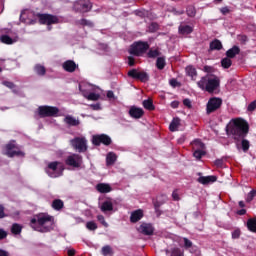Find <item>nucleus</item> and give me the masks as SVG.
Here are the masks:
<instances>
[{
  "mask_svg": "<svg viewBox=\"0 0 256 256\" xmlns=\"http://www.w3.org/2000/svg\"><path fill=\"white\" fill-rule=\"evenodd\" d=\"M143 107H144V109H147L148 111H155V105H153V100H151V99L144 100Z\"/></svg>",
  "mask_w": 256,
  "mask_h": 256,
  "instance_id": "obj_35",
  "label": "nucleus"
},
{
  "mask_svg": "<svg viewBox=\"0 0 256 256\" xmlns=\"http://www.w3.org/2000/svg\"><path fill=\"white\" fill-rule=\"evenodd\" d=\"M227 135H232L235 141H241L249 135V123L243 118H236L226 127Z\"/></svg>",
  "mask_w": 256,
  "mask_h": 256,
  "instance_id": "obj_1",
  "label": "nucleus"
},
{
  "mask_svg": "<svg viewBox=\"0 0 256 256\" xmlns=\"http://www.w3.org/2000/svg\"><path fill=\"white\" fill-rule=\"evenodd\" d=\"M179 125H181V119L180 118H173L169 125V130L172 132L178 131Z\"/></svg>",
  "mask_w": 256,
  "mask_h": 256,
  "instance_id": "obj_27",
  "label": "nucleus"
},
{
  "mask_svg": "<svg viewBox=\"0 0 256 256\" xmlns=\"http://www.w3.org/2000/svg\"><path fill=\"white\" fill-rule=\"evenodd\" d=\"M221 65L223 67V69H229V67H231L233 65V61L231 60V58L229 57H225L221 60Z\"/></svg>",
  "mask_w": 256,
  "mask_h": 256,
  "instance_id": "obj_38",
  "label": "nucleus"
},
{
  "mask_svg": "<svg viewBox=\"0 0 256 256\" xmlns=\"http://www.w3.org/2000/svg\"><path fill=\"white\" fill-rule=\"evenodd\" d=\"M71 145L74 149H77L79 153H85V151H87V140H85V138L76 137L71 140Z\"/></svg>",
  "mask_w": 256,
  "mask_h": 256,
  "instance_id": "obj_11",
  "label": "nucleus"
},
{
  "mask_svg": "<svg viewBox=\"0 0 256 256\" xmlns=\"http://www.w3.org/2000/svg\"><path fill=\"white\" fill-rule=\"evenodd\" d=\"M186 13L188 17H195V15H197V10H195V6L190 5V6H187Z\"/></svg>",
  "mask_w": 256,
  "mask_h": 256,
  "instance_id": "obj_42",
  "label": "nucleus"
},
{
  "mask_svg": "<svg viewBox=\"0 0 256 256\" xmlns=\"http://www.w3.org/2000/svg\"><path fill=\"white\" fill-rule=\"evenodd\" d=\"M102 213H107L108 211H113V202L106 200L102 203L100 207Z\"/></svg>",
  "mask_w": 256,
  "mask_h": 256,
  "instance_id": "obj_26",
  "label": "nucleus"
},
{
  "mask_svg": "<svg viewBox=\"0 0 256 256\" xmlns=\"http://www.w3.org/2000/svg\"><path fill=\"white\" fill-rule=\"evenodd\" d=\"M65 207V204L63 203V200L61 199H55L52 202V208H54L55 211H61Z\"/></svg>",
  "mask_w": 256,
  "mask_h": 256,
  "instance_id": "obj_31",
  "label": "nucleus"
},
{
  "mask_svg": "<svg viewBox=\"0 0 256 256\" xmlns=\"http://www.w3.org/2000/svg\"><path fill=\"white\" fill-rule=\"evenodd\" d=\"M241 237V230L236 229L232 232V239H239Z\"/></svg>",
  "mask_w": 256,
  "mask_h": 256,
  "instance_id": "obj_54",
  "label": "nucleus"
},
{
  "mask_svg": "<svg viewBox=\"0 0 256 256\" xmlns=\"http://www.w3.org/2000/svg\"><path fill=\"white\" fill-rule=\"evenodd\" d=\"M166 65H167V62L165 61V56L157 58L156 67H157V69H159V71H163V69H165Z\"/></svg>",
  "mask_w": 256,
  "mask_h": 256,
  "instance_id": "obj_32",
  "label": "nucleus"
},
{
  "mask_svg": "<svg viewBox=\"0 0 256 256\" xmlns=\"http://www.w3.org/2000/svg\"><path fill=\"white\" fill-rule=\"evenodd\" d=\"M129 115L133 119H141V117L145 115V111H143V108H137L135 106H132L129 110Z\"/></svg>",
  "mask_w": 256,
  "mask_h": 256,
  "instance_id": "obj_16",
  "label": "nucleus"
},
{
  "mask_svg": "<svg viewBox=\"0 0 256 256\" xmlns=\"http://www.w3.org/2000/svg\"><path fill=\"white\" fill-rule=\"evenodd\" d=\"M4 217H7V215H5V206L0 204V219H4Z\"/></svg>",
  "mask_w": 256,
  "mask_h": 256,
  "instance_id": "obj_59",
  "label": "nucleus"
},
{
  "mask_svg": "<svg viewBox=\"0 0 256 256\" xmlns=\"http://www.w3.org/2000/svg\"><path fill=\"white\" fill-rule=\"evenodd\" d=\"M172 198H173V201H179L181 198L179 197V194L177 193V190H174L172 192Z\"/></svg>",
  "mask_w": 256,
  "mask_h": 256,
  "instance_id": "obj_61",
  "label": "nucleus"
},
{
  "mask_svg": "<svg viewBox=\"0 0 256 256\" xmlns=\"http://www.w3.org/2000/svg\"><path fill=\"white\" fill-rule=\"evenodd\" d=\"M64 123H66L68 127H79V125H81V121L71 115L65 116Z\"/></svg>",
  "mask_w": 256,
  "mask_h": 256,
  "instance_id": "obj_19",
  "label": "nucleus"
},
{
  "mask_svg": "<svg viewBox=\"0 0 256 256\" xmlns=\"http://www.w3.org/2000/svg\"><path fill=\"white\" fill-rule=\"evenodd\" d=\"M93 8L90 0H78L74 2L73 10L75 13H89Z\"/></svg>",
  "mask_w": 256,
  "mask_h": 256,
  "instance_id": "obj_4",
  "label": "nucleus"
},
{
  "mask_svg": "<svg viewBox=\"0 0 256 256\" xmlns=\"http://www.w3.org/2000/svg\"><path fill=\"white\" fill-rule=\"evenodd\" d=\"M161 55V52L158 49H150L147 53V58L148 59H156V57H159Z\"/></svg>",
  "mask_w": 256,
  "mask_h": 256,
  "instance_id": "obj_40",
  "label": "nucleus"
},
{
  "mask_svg": "<svg viewBox=\"0 0 256 256\" xmlns=\"http://www.w3.org/2000/svg\"><path fill=\"white\" fill-rule=\"evenodd\" d=\"M138 231L139 233H142V235L151 236L155 233V228L153 227V224L144 222L139 226Z\"/></svg>",
  "mask_w": 256,
  "mask_h": 256,
  "instance_id": "obj_14",
  "label": "nucleus"
},
{
  "mask_svg": "<svg viewBox=\"0 0 256 256\" xmlns=\"http://www.w3.org/2000/svg\"><path fill=\"white\" fill-rule=\"evenodd\" d=\"M241 144H242V151H244V153H247L250 147L249 140L243 139Z\"/></svg>",
  "mask_w": 256,
  "mask_h": 256,
  "instance_id": "obj_47",
  "label": "nucleus"
},
{
  "mask_svg": "<svg viewBox=\"0 0 256 256\" xmlns=\"http://www.w3.org/2000/svg\"><path fill=\"white\" fill-rule=\"evenodd\" d=\"M209 78L207 77H202L200 81L197 82V85L202 91H207V83H208Z\"/></svg>",
  "mask_w": 256,
  "mask_h": 256,
  "instance_id": "obj_37",
  "label": "nucleus"
},
{
  "mask_svg": "<svg viewBox=\"0 0 256 256\" xmlns=\"http://www.w3.org/2000/svg\"><path fill=\"white\" fill-rule=\"evenodd\" d=\"M221 84V81L217 78H208L207 86H206V91L207 93H213Z\"/></svg>",
  "mask_w": 256,
  "mask_h": 256,
  "instance_id": "obj_15",
  "label": "nucleus"
},
{
  "mask_svg": "<svg viewBox=\"0 0 256 256\" xmlns=\"http://www.w3.org/2000/svg\"><path fill=\"white\" fill-rule=\"evenodd\" d=\"M186 74L188 75V77L195 79V77H197V69H195L193 66H187Z\"/></svg>",
  "mask_w": 256,
  "mask_h": 256,
  "instance_id": "obj_36",
  "label": "nucleus"
},
{
  "mask_svg": "<svg viewBox=\"0 0 256 256\" xmlns=\"http://www.w3.org/2000/svg\"><path fill=\"white\" fill-rule=\"evenodd\" d=\"M178 32L180 35H191L193 32V27L190 25H180L178 27Z\"/></svg>",
  "mask_w": 256,
  "mask_h": 256,
  "instance_id": "obj_23",
  "label": "nucleus"
},
{
  "mask_svg": "<svg viewBox=\"0 0 256 256\" xmlns=\"http://www.w3.org/2000/svg\"><path fill=\"white\" fill-rule=\"evenodd\" d=\"M190 253H193L194 255H201V251L197 246H192L190 248Z\"/></svg>",
  "mask_w": 256,
  "mask_h": 256,
  "instance_id": "obj_56",
  "label": "nucleus"
},
{
  "mask_svg": "<svg viewBox=\"0 0 256 256\" xmlns=\"http://www.w3.org/2000/svg\"><path fill=\"white\" fill-rule=\"evenodd\" d=\"M34 73H36V75H38L39 77H45V75L47 74V68H45V66L41 64H36L34 66Z\"/></svg>",
  "mask_w": 256,
  "mask_h": 256,
  "instance_id": "obj_24",
  "label": "nucleus"
},
{
  "mask_svg": "<svg viewBox=\"0 0 256 256\" xmlns=\"http://www.w3.org/2000/svg\"><path fill=\"white\" fill-rule=\"evenodd\" d=\"M256 109V100L252 101L248 107H247V111H250V113H253V111H255Z\"/></svg>",
  "mask_w": 256,
  "mask_h": 256,
  "instance_id": "obj_53",
  "label": "nucleus"
},
{
  "mask_svg": "<svg viewBox=\"0 0 256 256\" xmlns=\"http://www.w3.org/2000/svg\"><path fill=\"white\" fill-rule=\"evenodd\" d=\"M1 43H4V45H13L15 41H13V38H11L9 35L4 34L0 37Z\"/></svg>",
  "mask_w": 256,
  "mask_h": 256,
  "instance_id": "obj_34",
  "label": "nucleus"
},
{
  "mask_svg": "<svg viewBox=\"0 0 256 256\" xmlns=\"http://www.w3.org/2000/svg\"><path fill=\"white\" fill-rule=\"evenodd\" d=\"M55 218L51 215H37L30 220V227L34 231H40L41 233H48L53 229Z\"/></svg>",
  "mask_w": 256,
  "mask_h": 256,
  "instance_id": "obj_2",
  "label": "nucleus"
},
{
  "mask_svg": "<svg viewBox=\"0 0 256 256\" xmlns=\"http://www.w3.org/2000/svg\"><path fill=\"white\" fill-rule=\"evenodd\" d=\"M128 65L129 67H135V58L133 56L128 57Z\"/></svg>",
  "mask_w": 256,
  "mask_h": 256,
  "instance_id": "obj_60",
  "label": "nucleus"
},
{
  "mask_svg": "<svg viewBox=\"0 0 256 256\" xmlns=\"http://www.w3.org/2000/svg\"><path fill=\"white\" fill-rule=\"evenodd\" d=\"M144 213L142 209L135 210L130 215V222L131 223H139L141 221L142 217H144Z\"/></svg>",
  "mask_w": 256,
  "mask_h": 256,
  "instance_id": "obj_18",
  "label": "nucleus"
},
{
  "mask_svg": "<svg viewBox=\"0 0 256 256\" xmlns=\"http://www.w3.org/2000/svg\"><path fill=\"white\" fill-rule=\"evenodd\" d=\"M59 163L58 161L50 162L46 168V173L49 177H52V179H55L56 177H59V174H57V169H59Z\"/></svg>",
  "mask_w": 256,
  "mask_h": 256,
  "instance_id": "obj_13",
  "label": "nucleus"
},
{
  "mask_svg": "<svg viewBox=\"0 0 256 256\" xmlns=\"http://www.w3.org/2000/svg\"><path fill=\"white\" fill-rule=\"evenodd\" d=\"M191 145H192L193 151L204 150L205 149V144L200 139L194 140L191 143Z\"/></svg>",
  "mask_w": 256,
  "mask_h": 256,
  "instance_id": "obj_28",
  "label": "nucleus"
},
{
  "mask_svg": "<svg viewBox=\"0 0 256 256\" xmlns=\"http://www.w3.org/2000/svg\"><path fill=\"white\" fill-rule=\"evenodd\" d=\"M150 33H155L159 31V24L157 22H152L148 27Z\"/></svg>",
  "mask_w": 256,
  "mask_h": 256,
  "instance_id": "obj_46",
  "label": "nucleus"
},
{
  "mask_svg": "<svg viewBox=\"0 0 256 256\" xmlns=\"http://www.w3.org/2000/svg\"><path fill=\"white\" fill-rule=\"evenodd\" d=\"M185 249H191L193 247V242L188 238H183Z\"/></svg>",
  "mask_w": 256,
  "mask_h": 256,
  "instance_id": "obj_51",
  "label": "nucleus"
},
{
  "mask_svg": "<svg viewBox=\"0 0 256 256\" xmlns=\"http://www.w3.org/2000/svg\"><path fill=\"white\" fill-rule=\"evenodd\" d=\"M21 231H23V227L18 224V223H14L11 227V233H13V235H20Z\"/></svg>",
  "mask_w": 256,
  "mask_h": 256,
  "instance_id": "obj_39",
  "label": "nucleus"
},
{
  "mask_svg": "<svg viewBox=\"0 0 256 256\" xmlns=\"http://www.w3.org/2000/svg\"><path fill=\"white\" fill-rule=\"evenodd\" d=\"M5 238H7V232L3 229H0V241Z\"/></svg>",
  "mask_w": 256,
  "mask_h": 256,
  "instance_id": "obj_62",
  "label": "nucleus"
},
{
  "mask_svg": "<svg viewBox=\"0 0 256 256\" xmlns=\"http://www.w3.org/2000/svg\"><path fill=\"white\" fill-rule=\"evenodd\" d=\"M97 223H95V221H89L86 223V229H88V231H97Z\"/></svg>",
  "mask_w": 256,
  "mask_h": 256,
  "instance_id": "obj_44",
  "label": "nucleus"
},
{
  "mask_svg": "<svg viewBox=\"0 0 256 256\" xmlns=\"http://www.w3.org/2000/svg\"><path fill=\"white\" fill-rule=\"evenodd\" d=\"M76 25H80L81 27H95V24L91 22V20H87L85 18L80 19L76 22Z\"/></svg>",
  "mask_w": 256,
  "mask_h": 256,
  "instance_id": "obj_33",
  "label": "nucleus"
},
{
  "mask_svg": "<svg viewBox=\"0 0 256 256\" xmlns=\"http://www.w3.org/2000/svg\"><path fill=\"white\" fill-rule=\"evenodd\" d=\"M183 105L188 109H191L193 107V105L191 104V100L189 98H185L183 100Z\"/></svg>",
  "mask_w": 256,
  "mask_h": 256,
  "instance_id": "obj_57",
  "label": "nucleus"
},
{
  "mask_svg": "<svg viewBox=\"0 0 256 256\" xmlns=\"http://www.w3.org/2000/svg\"><path fill=\"white\" fill-rule=\"evenodd\" d=\"M36 17H38L39 23L41 25H55L59 23V18L53 14L38 13Z\"/></svg>",
  "mask_w": 256,
  "mask_h": 256,
  "instance_id": "obj_9",
  "label": "nucleus"
},
{
  "mask_svg": "<svg viewBox=\"0 0 256 256\" xmlns=\"http://www.w3.org/2000/svg\"><path fill=\"white\" fill-rule=\"evenodd\" d=\"M0 256H9V252H7L3 249H0Z\"/></svg>",
  "mask_w": 256,
  "mask_h": 256,
  "instance_id": "obj_64",
  "label": "nucleus"
},
{
  "mask_svg": "<svg viewBox=\"0 0 256 256\" xmlns=\"http://www.w3.org/2000/svg\"><path fill=\"white\" fill-rule=\"evenodd\" d=\"M62 67L64 71H67V73H75V70L77 69V64L73 60H67L62 64Z\"/></svg>",
  "mask_w": 256,
  "mask_h": 256,
  "instance_id": "obj_17",
  "label": "nucleus"
},
{
  "mask_svg": "<svg viewBox=\"0 0 256 256\" xmlns=\"http://www.w3.org/2000/svg\"><path fill=\"white\" fill-rule=\"evenodd\" d=\"M223 49V44L219 39H214L210 42V51H221Z\"/></svg>",
  "mask_w": 256,
  "mask_h": 256,
  "instance_id": "obj_25",
  "label": "nucleus"
},
{
  "mask_svg": "<svg viewBox=\"0 0 256 256\" xmlns=\"http://www.w3.org/2000/svg\"><path fill=\"white\" fill-rule=\"evenodd\" d=\"M88 101H99V98L101 97L99 94L91 92L89 95L85 96Z\"/></svg>",
  "mask_w": 256,
  "mask_h": 256,
  "instance_id": "obj_45",
  "label": "nucleus"
},
{
  "mask_svg": "<svg viewBox=\"0 0 256 256\" xmlns=\"http://www.w3.org/2000/svg\"><path fill=\"white\" fill-rule=\"evenodd\" d=\"M2 85H4V87H7L8 89H14L15 88V83H13L11 81H3Z\"/></svg>",
  "mask_w": 256,
  "mask_h": 256,
  "instance_id": "obj_52",
  "label": "nucleus"
},
{
  "mask_svg": "<svg viewBox=\"0 0 256 256\" xmlns=\"http://www.w3.org/2000/svg\"><path fill=\"white\" fill-rule=\"evenodd\" d=\"M247 229L251 233H256V217L247 220Z\"/></svg>",
  "mask_w": 256,
  "mask_h": 256,
  "instance_id": "obj_30",
  "label": "nucleus"
},
{
  "mask_svg": "<svg viewBox=\"0 0 256 256\" xmlns=\"http://www.w3.org/2000/svg\"><path fill=\"white\" fill-rule=\"evenodd\" d=\"M102 255L112 256L113 255V249L111 248V246L106 245V246L102 247Z\"/></svg>",
  "mask_w": 256,
  "mask_h": 256,
  "instance_id": "obj_43",
  "label": "nucleus"
},
{
  "mask_svg": "<svg viewBox=\"0 0 256 256\" xmlns=\"http://www.w3.org/2000/svg\"><path fill=\"white\" fill-rule=\"evenodd\" d=\"M223 105V100L221 98L213 97L208 100L206 105V113L207 115H211V113H215L218 109H221Z\"/></svg>",
  "mask_w": 256,
  "mask_h": 256,
  "instance_id": "obj_6",
  "label": "nucleus"
},
{
  "mask_svg": "<svg viewBox=\"0 0 256 256\" xmlns=\"http://www.w3.org/2000/svg\"><path fill=\"white\" fill-rule=\"evenodd\" d=\"M205 155H207V152H205V150H194L193 152V157H195V159H202L203 157H205Z\"/></svg>",
  "mask_w": 256,
  "mask_h": 256,
  "instance_id": "obj_41",
  "label": "nucleus"
},
{
  "mask_svg": "<svg viewBox=\"0 0 256 256\" xmlns=\"http://www.w3.org/2000/svg\"><path fill=\"white\" fill-rule=\"evenodd\" d=\"M239 53H241V48H239L237 45H234L232 48L226 51V57L229 59H235Z\"/></svg>",
  "mask_w": 256,
  "mask_h": 256,
  "instance_id": "obj_22",
  "label": "nucleus"
},
{
  "mask_svg": "<svg viewBox=\"0 0 256 256\" xmlns=\"http://www.w3.org/2000/svg\"><path fill=\"white\" fill-rule=\"evenodd\" d=\"M111 143H113V140L107 134H96L92 136V145H95V147H100L101 145L109 147Z\"/></svg>",
  "mask_w": 256,
  "mask_h": 256,
  "instance_id": "obj_5",
  "label": "nucleus"
},
{
  "mask_svg": "<svg viewBox=\"0 0 256 256\" xmlns=\"http://www.w3.org/2000/svg\"><path fill=\"white\" fill-rule=\"evenodd\" d=\"M96 191H98V193H111L113 191V188L111 187L110 184L107 183H98L96 185Z\"/></svg>",
  "mask_w": 256,
  "mask_h": 256,
  "instance_id": "obj_21",
  "label": "nucleus"
},
{
  "mask_svg": "<svg viewBox=\"0 0 256 256\" xmlns=\"http://www.w3.org/2000/svg\"><path fill=\"white\" fill-rule=\"evenodd\" d=\"M239 39H240L241 43H247V41L249 40L247 38V35H241Z\"/></svg>",
  "mask_w": 256,
  "mask_h": 256,
  "instance_id": "obj_63",
  "label": "nucleus"
},
{
  "mask_svg": "<svg viewBox=\"0 0 256 256\" xmlns=\"http://www.w3.org/2000/svg\"><path fill=\"white\" fill-rule=\"evenodd\" d=\"M127 75L131 79L141 81V83H147V81H149V74H147V72H138L135 68L128 71Z\"/></svg>",
  "mask_w": 256,
  "mask_h": 256,
  "instance_id": "obj_10",
  "label": "nucleus"
},
{
  "mask_svg": "<svg viewBox=\"0 0 256 256\" xmlns=\"http://www.w3.org/2000/svg\"><path fill=\"white\" fill-rule=\"evenodd\" d=\"M117 161V154L114 152H109L106 156V165H115Z\"/></svg>",
  "mask_w": 256,
  "mask_h": 256,
  "instance_id": "obj_29",
  "label": "nucleus"
},
{
  "mask_svg": "<svg viewBox=\"0 0 256 256\" xmlns=\"http://www.w3.org/2000/svg\"><path fill=\"white\" fill-rule=\"evenodd\" d=\"M255 196H256V190H251L246 197V202L251 203V201L255 199Z\"/></svg>",
  "mask_w": 256,
  "mask_h": 256,
  "instance_id": "obj_48",
  "label": "nucleus"
},
{
  "mask_svg": "<svg viewBox=\"0 0 256 256\" xmlns=\"http://www.w3.org/2000/svg\"><path fill=\"white\" fill-rule=\"evenodd\" d=\"M59 114V108L55 106H40L38 108V115L40 117H57Z\"/></svg>",
  "mask_w": 256,
  "mask_h": 256,
  "instance_id": "obj_7",
  "label": "nucleus"
},
{
  "mask_svg": "<svg viewBox=\"0 0 256 256\" xmlns=\"http://www.w3.org/2000/svg\"><path fill=\"white\" fill-rule=\"evenodd\" d=\"M17 149V145L14 142H10L6 145V155L7 157H25V152Z\"/></svg>",
  "mask_w": 256,
  "mask_h": 256,
  "instance_id": "obj_12",
  "label": "nucleus"
},
{
  "mask_svg": "<svg viewBox=\"0 0 256 256\" xmlns=\"http://www.w3.org/2000/svg\"><path fill=\"white\" fill-rule=\"evenodd\" d=\"M149 42L137 41L134 42L129 49V54L134 57H143L149 51Z\"/></svg>",
  "mask_w": 256,
  "mask_h": 256,
  "instance_id": "obj_3",
  "label": "nucleus"
},
{
  "mask_svg": "<svg viewBox=\"0 0 256 256\" xmlns=\"http://www.w3.org/2000/svg\"><path fill=\"white\" fill-rule=\"evenodd\" d=\"M217 181V176H200L197 179V182L200 183L201 185H209V183H215Z\"/></svg>",
  "mask_w": 256,
  "mask_h": 256,
  "instance_id": "obj_20",
  "label": "nucleus"
},
{
  "mask_svg": "<svg viewBox=\"0 0 256 256\" xmlns=\"http://www.w3.org/2000/svg\"><path fill=\"white\" fill-rule=\"evenodd\" d=\"M97 219L99 221V223H101V225H103V227H109V224L107 223V221H105V216L103 215H98Z\"/></svg>",
  "mask_w": 256,
  "mask_h": 256,
  "instance_id": "obj_49",
  "label": "nucleus"
},
{
  "mask_svg": "<svg viewBox=\"0 0 256 256\" xmlns=\"http://www.w3.org/2000/svg\"><path fill=\"white\" fill-rule=\"evenodd\" d=\"M65 163L68 167H73L74 169H81V165H83V156L79 154L69 155Z\"/></svg>",
  "mask_w": 256,
  "mask_h": 256,
  "instance_id": "obj_8",
  "label": "nucleus"
},
{
  "mask_svg": "<svg viewBox=\"0 0 256 256\" xmlns=\"http://www.w3.org/2000/svg\"><path fill=\"white\" fill-rule=\"evenodd\" d=\"M220 13H222V15H229V13H231V10L229 9V7L225 6L220 8Z\"/></svg>",
  "mask_w": 256,
  "mask_h": 256,
  "instance_id": "obj_58",
  "label": "nucleus"
},
{
  "mask_svg": "<svg viewBox=\"0 0 256 256\" xmlns=\"http://www.w3.org/2000/svg\"><path fill=\"white\" fill-rule=\"evenodd\" d=\"M169 84L173 88L181 87V82L177 81V79H175V78L170 79Z\"/></svg>",
  "mask_w": 256,
  "mask_h": 256,
  "instance_id": "obj_50",
  "label": "nucleus"
},
{
  "mask_svg": "<svg viewBox=\"0 0 256 256\" xmlns=\"http://www.w3.org/2000/svg\"><path fill=\"white\" fill-rule=\"evenodd\" d=\"M224 163L225 160L223 158H220L215 160L214 165H216L218 168H221L223 167Z\"/></svg>",
  "mask_w": 256,
  "mask_h": 256,
  "instance_id": "obj_55",
  "label": "nucleus"
}]
</instances>
